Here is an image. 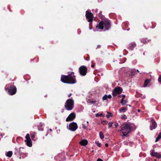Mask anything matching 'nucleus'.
I'll return each instance as SVG.
<instances>
[{"label": "nucleus", "instance_id": "nucleus-1", "mask_svg": "<svg viewBox=\"0 0 161 161\" xmlns=\"http://www.w3.org/2000/svg\"><path fill=\"white\" fill-rule=\"evenodd\" d=\"M61 81L64 83L69 84H74L76 82L75 76H71V75H62Z\"/></svg>", "mask_w": 161, "mask_h": 161}, {"label": "nucleus", "instance_id": "nucleus-2", "mask_svg": "<svg viewBox=\"0 0 161 161\" xmlns=\"http://www.w3.org/2000/svg\"><path fill=\"white\" fill-rule=\"evenodd\" d=\"M121 131L123 134V136H126L127 135L130 133L131 127V125L129 123L121 125Z\"/></svg>", "mask_w": 161, "mask_h": 161}, {"label": "nucleus", "instance_id": "nucleus-3", "mask_svg": "<svg viewBox=\"0 0 161 161\" xmlns=\"http://www.w3.org/2000/svg\"><path fill=\"white\" fill-rule=\"evenodd\" d=\"M74 102L72 98L67 99L64 105L65 109L68 111L72 110L74 108Z\"/></svg>", "mask_w": 161, "mask_h": 161}, {"label": "nucleus", "instance_id": "nucleus-4", "mask_svg": "<svg viewBox=\"0 0 161 161\" xmlns=\"http://www.w3.org/2000/svg\"><path fill=\"white\" fill-rule=\"evenodd\" d=\"M5 89L8 91V93L11 95L15 94L17 92L16 87L14 85H10L9 88H5Z\"/></svg>", "mask_w": 161, "mask_h": 161}, {"label": "nucleus", "instance_id": "nucleus-5", "mask_svg": "<svg viewBox=\"0 0 161 161\" xmlns=\"http://www.w3.org/2000/svg\"><path fill=\"white\" fill-rule=\"evenodd\" d=\"M123 91V89L119 86H117L115 87L113 91L112 95L114 97H115L117 94H121Z\"/></svg>", "mask_w": 161, "mask_h": 161}, {"label": "nucleus", "instance_id": "nucleus-6", "mask_svg": "<svg viewBox=\"0 0 161 161\" xmlns=\"http://www.w3.org/2000/svg\"><path fill=\"white\" fill-rule=\"evenodd\" d=\"M85 15L86 19H87L88 21L90 22L89 25H90L91 23L93 21L94 18L93 14L92 13L89 12L88 11H86Z\"/></svg>", "mask_w": 161, "mask_h": 161}, {"label": "nucleus", "instance_id": "nucleus-7", "mask_svg": "<svg viewBox=\"0 0 161 161\" xmlns=\"http://www.w3.org/2000/svg\"><path fill=\"white\" fill-rule=\"evenodd\" d=\"M87 68L86 66L82 65L79 68V71L80 74L82 76H85L87 73Z\"/></svg>", "mask_w": 161, "mask_h": 161}, {"label": "nucleus", "instance_id": "nucleus-8", "mask_svg": "<svg viewBox=\"0 0 161 161\" xmlns=\"http://www.w3.org/2000/svg\"><path fill=\"white\" fill-rule=\"evenodd\" d=\"M78 128L77 123L75 122L70 123L69 125V129L72 131H75Z\"/></svg>", "mask_w": 161, "mask_h": 161}, {"label": "nucleus", "instance_id": "nucleus-9", "mask_svg": "<svg viewBox=\"0 0 161 161\" xmlns=\"http://www.w3.org/2000/svg\"><path fill=\"white\" fill-rule=\"evenodd\" d=\"M104 26L105 29L106 30H108L111 27V23L110 21L108 19H105L104 20Z\"/></svg>", "mask_w": 161, "mask_h": 161}, {"label": "nucleus", "instance_id": "nucleus-10", "mask_svg": "<svg viewBox=\"0 0 161 161\" xmlns=\"http://www.w3.org/2000/svg\"><path fill=\"white\" fill-rule=\"evenodd\" d=\"M76 115L75 113L73 112L70 114L66 119V122L73 120L75 118Z\"/></svg>", "mask_w": 161, "mask_h": 161}, {"label": "nucleus", "instance_id": "nucleus-11", "mask_svg": "<svg viewBox=\"0 0 161 161\" xmlns=\"http://www.w3.org/2000/svg\"><path fill=\"white\" fill-rule=\"evenodd\" d=\"M150 154L152 156L158 159L161 158V154L157 152H154L153 150L150 151Z\"/></svg>", "mask_w": 161, "mask_h": 161}, {"label": "nucleus", "instance_id": "nucleus-12", "mask_svg": "<svg viewBox=\"0 0 161 161\" xmlns=\"http://www.w3.org/2000/svg\"><path fill=\"white\" fill-rule=\"evenodd\" d=\"M151 124L150 126V129L151 130H152L156 128L157 125L156 122L153 119L151 120Z\"/></svg>", "mask_w": 161, "mask_h": 161}, {"label": "nucleus", "instance_id": "nucleus-13", "mask_svg": "<svg viewBox=\"0 0 161 161\" xmlns=\"http://www.w3.org/2000/svg\"><path fill=\"white\" fill-rule=\"evenodd\" d=\"M104 21H101L96 26L97 28H98L100 29H103L104 28Z\"/></svg>", "mask_w": 161, "mask_h": 161}, {"label": "nucleus", "instance_id": "nucleus-14", "mask_svg": "<svg viewBox=\"0 0 161 161\" xmlns=\"http://www.w3.org/2000/svg\"><path fill=\"white\" fill-rule=\"evenodd\" d=\"M136 46V43L134 42H132L129 45V48L131 51L133 50L134 48Z\"/></svg>", "mask_w": 161, "mask_h": 161}, {"label": "nucleus", "instance_id": "nucleus-15", "mask_svg": "<svg viewBox=\"0 0 161 161\" xmlns=\"http://www.w3.org/2000/svg\"><path fill=\"white\" fill-rule=\"evenodd\" d=\"M21 148V147H20L19 148V149L16 148H15L14 149V155H15L17 157H18V156L20 155L21 153L20 151V150Z\"/></svg>", "mask_w": 161, "mask_h": 161}, {"label": "nucleus", "instance_id": "nucleus-16", "mask_svg": "<svg viewBox=\"0 0 161 161\" xmlns=\"http://www.w3.org/2000/svg\"><path fill=\"white\" fill-rule=\"evenodd\" d=\"M88 143V141L86 140H82L80 142V144L83 146H86Z\"/></svg>", "mask_w": 161, "mask_h": 161}, {"label": "nucleus", "instance_id": "nucleus-17", "mask_svg": "<svg viewBox=\"0 0 161 161\" xmlns=\"http://www.w3.org/2000/svg\"><path fill=\"white\" fill-rule=\"evenodd\" d=\"M127 110L126 107H122L120 108L119 109V111L120 113H124Z\"/></svg>", "mask_w": 161, "mask_h": 161}, {"label": "nucleus", "instance_id": "nucleus-18", "mask_svg": "<svg viewBox=\"0 0 161 161\" xmlns=\"http://www.w3.org/2000/svg\"><path fill=\"white\" fill-rule=\"evenodd\" d=\"M151 80L150 79H147L145 80L143 86L146 87L147 85L150 82Z\"/></svg>", "mask_w": 161, "mask_h": 161}, {"label": "nucleus", "instance_id": "nucleus-19", "mask_svg": "<svg viewBox=\"0 0 161 161\" xmlns=\"http://www.w3.org/2000/svg\"><path fill=\"white\" fill-rule=\"evenodd\" d=\"M25 141L26 142V144L28 146L31 147L32 146V141L31 139L25 140Z\"/></svg>", "mask_w": 161, "mask_h": 161}, {"label": "nucleus", "instance_id": "nucleus-20", "mask_svg": "<svg viewBox=\"0 0 161 161\" xmlns=\"http://www.w3.org/2000/svg\"><path fill=\"white\" fill-rule=\"evenodd\" d=\"M12 152L11 151H9L7 153L6 156H7L10 158L12 156Z\"/></svg>", "mask_w": 161, "mask_h": 161}, {"label": "nucleus", "instance_id": "nucleus-21", "mask_svg": "<svg viewBox=\"0 0 161 161\" xmlns=\"http://www.w3.org/2000/svg\"><path fill=\"white\" fill-rule=\"evenodd\" d=\"M161 138V132L159 133V135H158V137L156 138V140H155V142H158L159 139H160Z\"/></svg>", "mask_w": 161, "mask_h": 161}, {"label": "nucleus", "instance_id": "nucleus-22", "mask_svg": "<svg viewBox=\"0 0 161 161\" xmlns=\"http://www.w3.org/2000/svg\"><path fill=\"white\" fill-rule=\"evenodd\" d=\"M99 136L100 138L103 139L104 138V136L103 134V133L102 131H100L99 133Z\"/></svg>", "mask_w": 161, "mask_h": 161}, {"label": "nucleus", "instance_id": "nucleus-23", "mask_svg": "<svg viewBox=\"0 0 161 161\" xmlns=\"http://www.w3.org/2000/svg\"><path fill=\"white\" fill-rule=\"evenodd\" d=\"M148 40H147V41H148ZM147 39L146 38H143L141 40V42L143 43V44H145L147 42Z\"/></svg>", "mask_w": 161, "mask_h": 161}, {"label": "nucleus", "instance_id": "nucleus-24", "mask_svg": "<svg viewBox=\"0 0 161 161\" xmlns=\"http://www.w3.org/2000/svg\"><path fill=\"white\" fill-rule=\"evenodd\" d=\"M121 118L122 119H126L127 118V117L125 115L123 114L122 115H121Z\"/></svg>", "mask_w": 161, "mask_h": 161}, {"label": "nucleus", "instance_id": "nucleus-25", "mask_svg": "<svg viewBox=\"0 0 161 161\" xmlns=\"http://www.w3.org/2000/svg\"><path fill=\"white\" fill-rule=\"evenodd\" d=\"M25 138L26 139V140H29L31 139L30 138V135L29 134H27L26 135Z\"/></svg>", "mask_w": 161, "mask_h": 161}, {"label": "nucleus", "instance_id": "nucleus-26", "mask_svg": "<svg viewBox=\"0 0 161 161\" xmlns=\"http://www.w3.org/2000/svg\"><path fill=\"white\" fill-rule=\"evenodd\" d=\"M95 144L97 145V146L99 147H100L101 146V144L100 143H99L98 142L96 141L95 142Z\"/></svg>", "mask_w": 161, "mask_h": 161}, {"label": "nucleus", "instance_id": "nucleus-27", "mask_svg": "<svg viewBox=\"0 0 161 161\" xmlns=\"http://www.w3.org/2000/svg\"><path fill=\"white\" fill-rule=\"evenodd\" d=\"M124 99L122 98L121 99L120 103L122 104V105H124L125 104V103H124Z\"/></svg>", "mask_w": 161, "mask_h": 161}, {"label": "nucleus", "instance_id": "nucleus-28", "mask_svg": "<svg viewBox=\"0 0 161 161\" xmlns=\"http://www.w3.org/2000/svg\"><path fill=\"white\" fill-rule=\"evenodd\" d=\"M108 114L106 115V117L107 118H108L110 116H112V114L110 113H108Z\"/></svg>", "mask_w": 161, "mask_h": 161}, {"label": "nucleus", "instance_id": "nucleus-29", "mask_svg": "<svg viewBox=\"0 0 161 161\" xmlns=\"http://www.w3.org/2000/svg\"><path fill=\"white\" fill-rule=\"evenodd\" d=\"M107 95H105L102 98V99L103 100H106L107 99Z\"/></svg>", "mask_w": 161, "mask_h": 161}, {"label": "nucleus", "instance_id": "nucleus-30", "mask_svg": "<svg viewBox=\"0 0 161 161\" xmlns=\"http://www.w3.org/2000/svg\"><path fill=\"white\" fill-rule=\"evenodd\" d=\"M107 123H108V122L107 121H106V120H103L102 122V123L103 125L106 124H107Z\"/></svg>", "mask_w": 161, "mask_h": 161}, {"label": "nucleus", "instance_id": "nucleus-31", "mask_svg": "<svg viewBox=\"0 0 161 161\" xmlns=\"http://www.w3.org/2000/svg\"><path fill=\"white\" fill-rule=\"evenodd\" d=\"M112 125H113V123L112 122H109L108 124V128H111L112 126Z\"/></svg>", "mask_w": 161, "mask_h": 161}, {"label": "nucleus", "instance_id": "nucleus-32", "mask_svg": "<svg viewBox=\"0 0 161 161\" xmlns=\"http://www.w3.org/2000/svg\"><path fill=\"white\" fill-rule=\"evenodd\" d=\"M35 135L34 134L31 135V137L32 140H33L35 138Z\"/></svg>", "mask_w": 161, "mask_h": 161}, {"label": "nucleus", "instance_id": "nucleus-33", "mask_svg": "<svg viewBox=\"0 0 161 161\" xmlns=\"http://www.w3.org/2000/svg\"><path fill=\"white\" fill-rule=\"evenodd\" d=\"M158 81L161 83V75H160L158 78Z\"/></svg>", "mask_w": 161, "mask_h": 161}, {"label": "nucleus", "instance_id": "nucleus-34", "mask_svg": "<svg viewBox=\"0 0 161 161\" xmlns=\"http://www.w3.org/2000/svg\"><path fill=\"white\" fill-rule=\"evenodd\" d=\"M102 114H96V116L97 117H98L100 116H102Z\"/></svg>", "mask_w": 161, "mask_h": 161}, {"label": "nucleus", "instance_id": "nucleus-35", "mask_svg": "<svg viewBox=\"0 0 161 161\" xmlns=\"http://www.w3.org/2000/svg\"><path fill=\"white\" fill-rule=\"evenodd\" d=\"M107 98L109 99H110L112 98V96L110 94H109L108 95H107Z\"/></svg>", "mask_w": 161, "mask_h": 161}, {"label": "nucleus", "instance_id": "nucleus-36", "mask_svg": "<svg viewBox=\"0 0 161 161\" xmlns=\"http://www.w3.org/2000/svg\"><path fill=\"white\" fill-rule=\"evenodd\" d=\"M96 102V101H91L90 102V103H91L92 104H94V103H95Z\"/></svg>", "mask_w": 161, "mask_h": 161}, {"label": "nucleus", "instance_id": "nucleus-37", "mask_svg": "<svg viewBox=\"0 0 161 161\" xmlns=\"http://www.w3.org/2000/svg\"><path fill=\"white\" fill-rule=\"evenodd\" d=\"M82 128L84 129H85L86 128V126L84 124H82Z\"/></svg>", "mask_w": 161, "mask_h": 161}, {"label": "nucleus", "instance_id": "nucleus-38", "mask_svg": "<svg viewBox=\"0 0 161 161\" xmlns=\"http://www.w3.org/2000/svg\"><path fill=\"white\" fill-rule=\"evenodd\" d=\"M38 130L40 131H43V129L42 127H38Z\"/></svg>", "mask_w": 161, "mask_h": 161}, {"label": "nucleus", "instance_id": "nucleus-39", "mask_svg": "<svg viewBox=\"0 0 161 161\" xmlns=\"http://www.w3.org/2000/svg\"><path fill=\"white\" fill-rule=\"evenodd\" d=\"M118 125H119V124L118 123H115V127L116 128H117V127L118 126Z\"/></svg>", "mask_w": 161, "mask_h": 161}, {"label": "nucleus", "instance_id": "nucleus-40", "mask_svg": "<svg viewBox=\"0 0 161 161\" xmlns=\"http://www.w3.org/2000/svg\"><path fill=\"white\" fill-rule=\"evenodd\" d=\"M101 46L100 45H98L97 46V47L96 48V49H97V48H99L101 47Z\"/></svg>", "mask_w": 161, "mask_h": 161}, {"label": "nucleus", "instance_id": "nucleus-41", "mask_svg": "<svg viewBox=\"0 0 161 161\" xmlns=\"http://www.w3.org/2000/svg\"><path fill=\"white\" fill-rule=\"evenodd\" d=\"M97 161H103L101 158H98L97 159Z\"/></svg>", "mask_w": 161, "mask_h": 161}, {"label": "nucleus", "instance_id": "nucleus-42", "mask_svg": "<svg viewBox=\"0 0 161 161\" xmlns=\"http://www.w3.org/2000/svg\"><path fill=\"white\" fill-rule=\"evenodd\" d=\"M94 66H95V64H92L91 65V67H92V68H94Z\"/></svg>", "mask_w": 161, "mask_h": 161}, {"label": "nucleus", "instance_id": "nucleus-43", "mask_svg": "<svg viewBox=\"0 0 161 161\" xmlns=\"http://www.w3.org/2000/svg\"><path fill=\"white\" fill-rule=\"evenodd\" d=\"M122 98H123V99H124L125 96V95H122Z\"/></svg>", "mask_w": 161, "mask_h": 161}, {"label": "nucleus", "instance_id": "nucleus-44", "mask_svg": "<svg viewBox=\"0 0 161 161\" xmlns=\"http://www.w3.org/2000/svg\"><path fill=\"white\" fill-rule=\"evenodd\" d=\"M105 146L107 147L108 146V143H106L105 144Z\"/></svg>", "mask_w": 161, "mask_h": 161}, {"label": "nucleus", "instance_id": "nucleus-45", "mask_svg": "<svg viewBox=\"0 0 161 161\" xmlns=\"http://www.w3.org/2000/svg\"><path fill=\"white\" fill-rule=\"evenodd\" d=\"M72 95V94L71 93H70L69 94V95L68 96V97H70Z\"/></svg>", "mask_w": 161, "mask_h": 161}, {"label": "nucleus", "instance_id": "nucleus-46", "mask_svg": "<svg viewBox=\"0 0 161 161\" xmlns=\"http://www.w3.org/2000/svg\"><path fill=\"white\" fill-rule=\"evenodd\" d=\"M127 102V101L126 100H124V103H125V104Z\"/></svg>", "mask_w": 161, "mask_h": 161}, {"label": "nucleus", "instance_id": "nucleus-47", "mask_svg": "<svg viewBox=\"0 0 161 161\" xmlns=\"http://www.w3.org/2000/svg\"><path fill=\"white\" fill-rule=\"evenodd\" d=\"M74 74V72H71V74H69V75H71V76H73L72 75Z\"/></svg>", "mask_w": 161, "mask_h": 161}, {"label": "nucleus", "instance_id": "nucleus-48", "mask_svg": "<svg viewBox=\"0 0 161 161\" xmlns=\"http://www.w3.org/2000/svg\"><path fill=\"white\" fill-rule=\"evenodd\" d=\"M124 60L125 61L126 60V58H124Z\"/></svg>", "mask_w": 161, "mask_h": 161}, {"label": "nucleus", "instance_id": "nucleus-49", "mask_svg": "<svg viewBox=\"0 0 161 161\" xmlns=\"http://www.w3.org/2000/svg\"><path fill=\"white\" fill-rule=\"evenodd\" d=\"M49 130L50 131H52V129H49Z\"/></svg>", "mask_w": 161, "mask_h": 161}, {"label": "nucleus", "instance_id": "nucleus-50", "mask_svg": "<svg viewBox=\"0 0 161 161\" xmlns=\"http://www.w3.org/2000/svg\"><path fill=\"white\" fill-rule=\"evenodd\" d=\"M92 28H91L90 26H89V29H92Z\"/></svg>", "mask_w": 161, "mask_h": 161}, {"label": "nucleus", "instance_id": "nucleus-51", "mask_svg": "<svg viewBox=\"0 0 161 161\" xmlns=\"http://www.w3.org/2000/svg\"><path fill=\"white\" fill-rule=\"evenodd\" d=\"M118 97H121V95H119L118 96Z\"/></svg>", "mask_w": 161, "mask_h": 161}, {"label": "nucleus", "instance_id": "nucleus-52", "mask_svg": "<svg viewBox=\"0 0 161 161\" xmlns=\"http://www.w3.org/2000/svg\"><path fill=\"white\" fill-rule=\"evenodd\" d=\"M137 71L138 72H139V70H137Z\"/></svg>", "mask_w": 161, "mask_h": 161}, {"label": "nucleus", "instance_id": "nucleus-53", "mask_svg": "<svg viewBox=\"0 0 161 161\" xmlns=\"http://www.w3.org/2000/svg\"><path fill=\"white\" fill-rule=\"evenodd\" d=\"M138 112H140V110H139V109H138Z\"/></svg>", "mask_w": 161, "mask_h": 161}, {"label": "nucleus", "instance_id": "nucleus-54", "mask_svg": "<svg viewBox=\"0 0 161 161\" xmlns=\"http://www.w3.org/2000/svg\"><path fill=\"white\" fill-rule=\"evenodd\" d=\"M19 159H20L21 158V157H19Z\"/></svg>", "mask_w": 161, "mask_h": 161}, {"label": "nucleus", "instance_id": "nucleus-55", "mask_svg": "<svg viewBox=\"0 0 161 161\" xmlns=\"http://www.w3.org/2000/svg\"><path fill=\"white\" fill-rule=\"evenodd\" d=\"M124 24H125V23H123V25H124Z\"/></svg>", "mask_w": 161, "mask_h": 161}]
</instances>
